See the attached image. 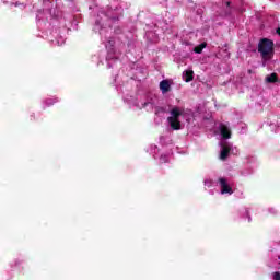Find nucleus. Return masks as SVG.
Returning <instances> with one entry per match:
<instances>
[{"instance_id": "obj_7", "label": "nucleus", "mask_w": 280, "mask_h": 280, "mask_svg": "<svg viewBox=\"0 0 280 280\" xmlns=\"http://www.w3.org/2000/svg\"><path fill=\"white\" fill-rule=\"evenodd\" d=\"M160 90L162 91V93H170V81L162 80L160 82Z\"/></svg>"}, {"instance_id": "obj_8", "label": "nucleus", "mask_w": 280, "mask_h": 280, "mask_svg": "<svg viewBox=\"0 0 280 280\" xmlns=\"http://www.w3.org/2000/svg\"><path fill=\"white\" fill-rule=\"evenodd\" d=\"M183 78L186 82H191L194 80V70H186Z\"/></svg>"}, {"instance_id": "obj_3", "label": "nucleus", "mask_w": 280, "mask_h": 280, "mask_svg": "<svg viewBox=\"0 0 280 280\" xmlns=\"http://www.w3.org/2000/svg\"><path fill=\"white\" fill-rule=\"evenodd\" d=\"M219 183L221 186V194H229L230 196L233 195V188L226 182V178L220 177Z\"/></svg>"}, {"instance_id": "obj_13", "label": "nucleus", "mask_w": 280, "mask_h": 280, "mask_svg": "<svg viewBox=\"0 0 280 280\" xmlns=\"http://www.w3.org/2000/svg\"><path fill=\"white\" fill-rule=\"evenodd\" d=\"M225 4L228 5V8H231V2L228 1Z\"/></svg>"}, {"instance_id": "obj_4", "label": "nucleus", "mask_w": 280, "mask_h": 280, "mask_svg": "<svg viewBox=\"0 0 280 280\" xmlns=\"http://www.w3.org/2000/svg\"><path fill=\"white\" fill-rule=\"evenodd\" d=\"M229 154H231V147L223 144L221 149L220 159L222 161H225V159H229Z\"/></svg>"}, {"instance_id": "obj_1", "label": "nucleus", "mask_w": 280, "mask_h": 280, "mask_svg": "<svg viewBox=\"0 0 280 280\" xmlns=\"http://www.w3.org/2000/svg\"><path fill=\"white\" fill-rule=\"evenodd\" d=\"M258 54H260L262 65L266 67V62L275 57V42L268 38L260 39L258 43Z\"/></svg>"}, {"instance_id": "obj_9", "label": "nucleus", "mask_w": 280, "mask_h": 280, "mask_svg": "<svg viewBox=\"0 0 280 280\" xmlns=\"http://www.w3.org/2000/svg\"><path fill=\"white\" fill-rule=\"evenodd\" d=\"M205 47H207V44L201 43L200 45L196 46L194 48L195 54H202V49H205Z\"/></svg>"}, {"instance_id": "obj_10", "label": "nucleus", "mask_w": 280, "mask_h": 280, "mask_svg": "<svg viewBox=\"0 0 280 280\" xmlns=\"http://www.w3.org/2000/svg\"><path fill=\"white\" fill-rule=\"evenodd\" d=\"M54 104H56V100H52V98H47L46 100V105L47 106H54Z\"/></svg>"}, {"instance_id": "obj_12", "label": "nucleus", "mask_w": 280, "mask_h": 280, "mask_svg": "<svg viewBox=\"0 0 280 280\" xmlns=\"http://www.w3.org/2000/svg\"><path fill=\"white\" fill-rule=\"evenodd\" d=\"M277 34L280 36V27L277 28Z\"/></svg>"}, {"instance_id": "obj_5", "label": "nucleus", "mask_w": 280, "mask_h": 280, "mask_svg": "<svg viewBox=\"0 0 280 280\" xmlns=\"http://www.w3.org/2000/svg\"><path fill=\"white\" fill-rule=\"evenodd\" d=\"M220 132L223 139H231V130L226 125H221L220 126Z\"/></svg>"}, {"instance_id": "obj_6", "label": "nucleus", "mask_w": 280, "mask_h": 280, "mask_svg": "<svg viewBox=\"0 0 280 280\" xmlns=\"http://www.w3.org/2000/svg\"><path fill=\"white\" fill-rule=\"evenodd\" d=\"M265 80L268 84H275L279 82V75H277V73L273 72L270 75H267Z\"/></svg>"}, {"instance_id": "obj_2", "label": "nucleus", "mask_w": 280, "mask_h": 280, "mask_svg": "<svg viewBox=\"0 0 280 280\" xmlns=\"http://www.w3.org/2000/svg\"><path fill=\"white\" fill-rule=\"evenodd\" d=\"M183 115L180 108L173 107L171 110V116L167 118V121L172 128V130H180V120L179 117Z\"/></svg>"}, {"instance_id": "obj_11", "label": "nucleus", "mask_w": 280, "mask_h": 280, "mask_svg": "<svg viewBox=\"0 0 280 280\" xmlns=\"http://www.w3.org/2000/svg\"><path fill=\"white\" fill-rule=\"evenodd\" d=\"M273 280H280V272L279 271L273 272Z\"/></svg>"}]
</instances>
